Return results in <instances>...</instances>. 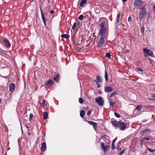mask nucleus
<instances>
[{
    "label": "nucleus",
    "mask_w": 155,
    "mask_h": 155,
    "mask_svg": "<svg viewBox=\"0 0 155 155\" xmlns=\"http://www.w3.org/2000/svg\"><path fill=\"white\" fill-rule=\"evenodd\" d=\"M98 23L100 27L99 32L108 33V21L107 19L103 17L101 18Z\"/></svg>",
    "instance_id": "f257e3e1"
},
{
    "label": "nucleus",
    "mask_w": 155,
    "mask_h": 155,
    "mask_svg": "<svg viewBox=\"0 0 155 155\" xmlns=\"http://www.w3.org/2000/svg\"><path fill=\"white\" fill-rule=\"evenodd\" d=\"M108 33H102L99 32L98 39L99 41L98 43V46L100 47L104 43V38H105L106 36H107Z\"/></svg>",
    "instance_id": "f03ea898"
},
{
    "label": "nucleus",
    "mask_w": 155,
    "mask_h": 155,
    "mask_svg": "<svg viewBox=\"0 0 155 155\" xmlns=\"http://www.w3.org/2000/svg\"><path fill=\"white\" fill-rule=\"evenodd\" d=\"M146 9L145 7L140 8L139 17L141 20L146 15Z\"/></svg>",
    "instance_id": "7ed1b4c3"
},
{
    "label": "nucleus",
    "mask_w": 155,
    "mask_h": 155,
    "mask_svg": "<svg viewBox=\"0 0 155 155\" xmlns=\"http://www.w3.org/2000/svg\"><path fill=\"white\" fill-rule=\"evenodd\" d=\"M143 51L145 56L147 57L148 56H150L152 57H153V52L147 48H144L143 49Z\"/></svg>",
    "instance_id": "20e7f679"
},
{
    "label": "nucleus",
    "mask_w": 155,
    "mask_h": 155,
    "mask_svg": "<svg viewBox=\"0 0 155 155\" xmlns=\"http://www.w3.org/2000/svg\"><path fill=\"white\" fill-rule=\"evenodd\" d=\"M117 127L120 128L121 130H124L125 129L126 127V124L124 122L118 121L117 124Z\"/></svg>",
    "instance_id": "39448f33"
},
{
    "label": "nucleus",
    "mask_w": 155,
    "mask_h": 155,
    "mask_svg": "<svg viewBox=\"0 0 155 155\" xmlns=\"http://www.w3.org/2000/svg\"><path fill=\"white\" fill-rule=\"evenodd\" d=\"M95 101L100 106H102L104 105V101L101 97L100 96L95 98Z\"/></svg>",
    "instance_id": "423d86ee"
},
{
    "label": "nucleus",
    "mask_w": 155,
    "mask_h": 155,
    "mask_svg": "<svg viewBox=\"0 0 155 155\" xmlns=\"http://www.w3.org/2000/svg\"><path fill=\"white\" fill-rule=\"evenodd\" d=\"M143 3V2L140 0H135L134 2V5L135 7H138L140 5H141Z\"/></svg>",
    "instance_id": "0eeeda50"
},
{
    "label": "nucleus",
    "mask_w": 155,
    "mask_h": 155,
    "mask_svg": "<svg viewBox=\"0 0 155 155\" xmlns=\"http://www.w3.org/2000/svg\"><path fill=\"white\" fill-rule=\"evenodd\" d=\"M40 11L41 12V17L42 18V19L43 20V23H44V25L45 26H46V20H45V17L43 14V12L42 11V10L41 7H40Z\"/></svg>",
    "instance_id": "6e6552de"
},
{
    "label": "nucleus",
    "mask_w": 155,
    "mask_h": 155,
    "mask_svg": "<svg viewBox=\"0 0 155 155\" xmlns=\"http://www.w3.org/2000/svg\"><path fill=\"white\" fill-rule=\"evenodd\" d=\"M87 122L89 124L93 125V127L95 130L97 129V126L96 123L92 121H88Z\"/></svg>",
    "instance_id": "1a4fd4ad"
},
{
    "label": "nucleus",
    "mask_w": 155,
    "mask_h": 155,
    "mask_svg": "<svg viewBox=\"0 0 155 155\" xmlns=\"http://www.w3.org/2000/svg\"><path fill=\"white\" fill-rule=\"evenodd\" d=\"M15 85L13 83H11L9 86V91L11 92H13L15 90Z\"/></svg>",
    "instance_id": "9d476101"
},
{
    "label": "nucleus",
    "mask_w": 155,
    "mask_h": 155,
    "mask_svg": "<svg viewBox=\"0 0 155 155\" xmlns=\"http://www.w3.org/2000/svg\"><path fill=\"white\" fill-rule=\"evenodd\" d=\"M113 90L112 88L110 86H106L104 87V91L106 92H109Z\"/></svg>",
    "instance_id": "9b49d317"
},
{
    "label": "nucleus",
    "mask_w": 155,
    "mask_h": 155,
    "mask_svg": "<svg viewBox=\"0 0 155 155\" xmlns=\"http://www.w3.org/2000/svg\"><path fill=\"white\" fill-rule=\"evenodd\" d=\"M3 41L5 43V45L6 47L9 48L10 47L11 44L8 40H4Z\"/></svg>",
    "instance_id": "f8f14e48"
},
{
    "label": "nucleus",
    "mask_w": 155,
    "mask_h": 155,
    "mask_svg": "<svg viewBox=\"0 0 155 155\" xmlns=\"http://www.w3.org/2000/svg\"><path fill=\"white\" fill-rule=\"evenodd\" d=\"M120 12H119L117 15L116 19V26H118L119 24H118V23L119 22V19L120 16Z\"/></svg>",
    "instance_id": "ddd939ff"
},
{
    "label": "nucleus",
    "mask_w": 155,
    "mask_h": 155,
    "mask_svg": "<svg viewBox=\"0 0 155 155\" xmlns=\"http://www.w3.org/2000/svg\"><path fill=\"white\" fill-rule=\"evenodd\" d=\"M96 79L94 81V82L97 83H101L102 82L101 78V76H97L96 77Z\"/></svg>",
    "instance_id": "4468645a"
},
{
    "label": "nucleus",
    "mask_w": 155,
    "mask_h": 155,
    "mask_svg": "<svg viewBox=\"0 0 155 155\" xmlns=\"http://www.w3.org/2000/svg\"><path fill=\"white\" fill-rule=\"evenodd\" d=\"M41 148L43 151H45L46 149V143L45 142H44L41 143Z\"/></svg>",
    "instance_id": "2eb2a0df"
},
{
    "label": "nucleus",
    "mask_w": 155,
    "mask_h": 155,
    "mask_svg": "<svg viewBox=\"0 0 155 155\" xmlns=\"http://www.w3.org/2000/svg\"><path fill=\"white\" fill-rule=\"evenodd\" d=\"M111 123L112 125L116 127V128H117V121L115 120L114 119L112 118L111 120Z\"/></svg>",
    "instance_id": "dca6fc26"
},
{
    "label": "nucleus",
    "mask_w": 155,
    "mask_h": 155,
    "mask_svg": "<svg viewBox=\"0 0 155 155\" xmlns=\"http://www.w3.org/2000/svg\"><path fill=\"white\" fill-rule=\"evenodd\" d=\"M52 84V80L50 79L45 83V86H47L48 85H51Z\"/></svg>",
    "instance_id": "f3484780"
},
{
    "label": "nucleus",
    "mask_w": 155,
    "mask_h": 155,
    "mask_svg": "<svg viewBox=\"0 0 155 155\" xmlns=\"http://www.w3.org/2000/svg\"><path fill=\"white\" fill-rule=\"evenodd\" d=\"M59 74L58 73L54 77V80L57 82H58L59 81Z\"/></svg>",
    "instance_id": "a211bd4d"
},
{
    "label": "nucleus",
    "mask_w": 155,
    "mask_h": 155,
    "mask_svg": "<svg viewBox=\"0 0 155 155\" xmlns=\"http://www.w3.org/2000/svg\"><path fill=\"white\" fill-rule=\"evenodd\" d=\"M48 117V113L46 111L44 113L43 116V119L44 120H45L47 119Z\"/></svg>",
    "instance_id": "6ab92c4d"
},
{
    "label": "nucleus",
    "mask_w": 155,
    "mask_h": 155,
    "mask_svg": "<svg viewBox=\"0 0 155 155\" xmlns=\"http://www.w3.org/2000/svg\"><path fill=\"white\" fill-rule=\"evenodd\" d=\"M87 0H82L80 2V5L81 7H82L83 5L86 4Z\"/></svg>",
    "instance_id": "aec40b11"
},
{
    "label": "nucleus",
    "mask_w": 155,
    "mask_h": 155,
    "mask_svg": "<svg viewBox=\"0 0 155 155\" xmlns=\"http://www.w3.org/2000/svg\"><path fill=\"white\" fill-rule=\"evenodd\" d=\"M61 37L63 38H64L66 39L68 38L70 36L66 34H63L61 35Z\"/></svg>",
    "instance_id": "412c9836"
},
{
    "label": "nucleus",
    "mask_w": 155,
    "mask_h": 155,
    "mask_svg": "<svg viewBox=\"0 0 155 155\" xmlns=\"http://www.w3.org/2000/svg\"><path fill=\"white\" fill-rule=\"evenodd\" d=\"M104 78L105 80H106V82H107V80H108V74L107 73V72L106 71V70H105L104 71Z\"/></svg>",
    "instance_id": "4be33fe9"
},
{
    "label": "nucleus",
    "mask_w": 155,
    "mask_h": 155,
    "mask_svg": "<svg viewBox=\"0 0 155 155\" xmlns=\"http://www.w3.org/2000/svg\"><path fill=\"white\" fill-rule=\"evenodd\" d=\"M85 114V113L83 110H81L80 112V115L81 117H83Z\"/></svg>",
    "instance_id": "5701e85b"
},
{
    "label": "nucleus",
    "mask_w": 155,
    "mask_h": 155,
    "mask_svg": "<svg viewBox=\"0 0 155 155\" xmlns=\"http://www.w3.org/2000/svg\"><path fill=\"white\" fill-rule=\"evenodd\" d=\"M117 94V92L116 91H114L111 94L110 96V97H112L113 96H114L115 95H116Z\"/></svg>",
    "instance_id": "b1692460"
},
{
    "label": "nucleus",
    "mask_w": 155,
    "mask_h": 155,
    "mask_svg": "<svg viewBox=\"0 0 155 155\" xmlns=\"http://www.w3.org/2000/svg\"><path fill=\"white\" fill-rule=\"evenodd\" d=\"M34 117L33 114L32 113H30L29 115V121H31L32 120V117Z\"/></svg>",
    "instance_id": "393cba45"
},
{
    "label": "nucleus",
    "mask_w": 155,
    "mask_h": 155,
    "mask_svg": "<svg viewBox=\"0 0 155 155\" xmlns=\"http://www.w3.org/2000/svg\"><path fill=\"white\" fill-rule=\"evenodd\" d=\"M141 106L137 105L136 107V109L139 111L141 110Z\"/></svg>",
    "instance_id": "a878e982"
},
{
    "label": "nucleus",
    "mask_w": 155,
    "mask_h": 155,
    "mask_svg": "<svg viewBox=\"0 0 155 155\" xmlns=\"http://www.w3.org/2000/svg\"><path fill=\"white\" fill-rule=\"evenodd\" d=\"M84 101V100L81 98H79V102L80 104H82Z\"/></svg>",
    "instance_id": "bb28decb"
},
{
    "label": "nucleus",
    "mask_w": 155,
    "mask_h": 155,
    "mask_svg": "<svg viewBox=\"0 0 155 155\" xmlns=\"http://www.w3.org/2000/svg\"><path fill=\"white\" fill-rule=\"evenodd\" d=\"M147 149L151 152L153 153L155 151V149L153 150L150 148H148Z\"/></svg>",
    "instance_id": "cd10ccee"
},
{
    "label": "nucleus",
    "mask_w": 155,
    "mask_h": 155,
    "mask_svg": "<svg viewBox=\"0 0 155 155\" xmlns=\"http://www.w3.org/2000/svg\"><path fill=\"white\" fill-rule=\"evenodd\" d=\"M43 107L44 108L45 106V99H44L41 103Z\"/></svg>",
    "instance_id": "c85d7f7f"
},
{
    "label": "nucleus",
    "mask_w": 155,
    "mask_h": 155,
    "mask_svg": "<svg viewBox=\"0 0 155 155\" xmlns=\"http://www.w3.org/2000/svg\"><path fill=\"white\" fill-rule=\"evenodd\" d=\"M145 28L144 27H142L141 28V32L143 34L144 33Z\"/></svg>",
    "instance_id": "c756f323"
},
{
    "label": "nucleus",
    "mask_w": 155,
    "mask_h": 155,
    "mask_svg": "<svg viewBox=\"0 0 155 155\" xmlns=\"http://www.w3.org/2000/svg\"><path fill=\"white\" fill-rule=\"evenodd\" d=\"M114 114L116 117L118 118H119L120 117V115L117 113L115 112L114 113Z\"/></svg>",
    "instance_id": "7c9ffc66"
},
{
    "label": "nucleus",
    "mask_w": 155,
    "mask_h": 155,
    "mask_svg": "<svg viewBox=\"0 0 155 155\" xmlns=\"http://www.w3.org/2000/svg\"><path fill=\"white\" fill-rule=\"evenodd\" d=\"M83 17L84 16L83 15H81L79 16L78 18V19L80 20H82L83 19Z\"/></svg>",
    "instance_id": "2f4dec72"
},
{
    "label": "nucleus",
    "mask_w": 155,
    "mask_h": 155,
    "mask_svg": "<svg viewBox=\"0 0 155 155\" xmlns=\"http://www.w3.org/2000/svg\"><path fill=\"white\" fill-rule=\"evenodd\" d=\"M111 56V54L109 53H107L106 54V56L108 58H110Z\"/></svg>",
    "instance_id": "473e14b6"
},
{
    "label": "nucleus",
    "mask_w": 155,
    "mask_h": 155,
    "mask_svg": "<svg viewBox=\"0 0 155 155\" xmlns=\"http://www.w3.org/2000/svg\"><path fill=\"white\" fill-rule=\"evenodd\" d=\"M125 150H123L121 151L118 153V155H122L124 153Z\"/></svg>",
    "instance_id": "72a5a7b5"
},
{
    "label": "nucleus",
    "mask_w": 155,
    "mask_h": 155,
    "mask_svg": "<svg viewBox=\"0 0 155 155\" xmlns=\"http://www.w3.org/2000/svg\"><path fill=\"white\" fill-rule=\"evenodd\" d=\"M101 149L102 150H103L104 152H106L107 151V148H106V147L105 146H104V147H102L101 148Z\"/></svg>",
    "instance_id": "f704fd0d"
},
{
    "label": "nucleus",
    "mask_w": 155,
    "mask_h": 155,
    "mask_svg": "<svg viewBox=\"0 0 155 155\" xmlns=\"http://www.w3.org/2000/svg\"><path fill=\"white\" fill-rule=\"evenodd\" d=\"M115 103H116V102H115L111 101L110 103V104L111 106H114V104H115Z\"/></svg>",
    "instance_id": "c9c22d12"
},
{
    "label": "nucleus",
    "mask_w": 155,
    "mask_h": 155,
    "mask_svg": "<svg viewBox=\"0 0 155 155\" xmlns=\"http://www.w3.org/2000/svg\"><path fill=\"white\" fill-rule=\"evenodd\" d=\"M91 110H89L88 111H87V115H88V116H89L90 115V114H91Z\"/></svg>",
    "instance_id": "e433bc0d"
},
{
    "label": "nucleus",
    "mask_w": 155,
    "mask_h": 155,
    "mask_svg": "<svg viewBox=\"0 0 155 155\" xmlns=\"http://www.w3.org/2000/svg\"><path fill=\"white\" fill-rule=\"evenodd\" d=\"M101 148L103 147H104L105 145H104V142H101Z\"/></svg>",
    "instance_id": "4c0bfd02"
},
{
    "label": "nucleus",
    "mask_w": 155,
    "mask_h": 155,
    "mask_svg": "<svg viewBox=\"0 0 155 155\" xmlns=\"http://www.w3.org/2000/svg\"><path fill=\"white\" fill-rule=\"evenodd\" d=\"M111 149L112 150H114L115 149V147L114 145V143H112V144Z\"/></svg>",
    "instance_id": "58836bf2"
},
{
    "label": "nucleus",
    "mask_w": 155,
    "mask_h": 155,
    "mask_svg": "<svg viewBox=\"0 0 155 155\" xmlns=\"http://www.w3.org/2000/svg\"><path fill=\"white\" fill-rule=\"evenodd\" d=\"M76 23L75 22L73 24V26L72 27V29L73 30H74V28H75V27L76 26Z\"/></svg>",
    "instance_id": "ea45409f"
},
{
    "label": "nucleus",
    "mask_w": 155,
    "mask_h": 155,
    "mask_svg": "<svg viewBox=\"0 0 155 155\" xmlns=\"http://www.w3.org/2000/svg\"><path fill=\"white\" fill-rule=\"evenodd\" d=\"M95 11L97 13H99L100 12V9H97L96 8L95 9Z\"/></svg>",
    "instance_id": "a19ab883"
},
{
    "label": "nucleus",
    "mask_w": 155,
    "mask_h": 155,
    "mask_svg": "<svg viewBox=\"0 0 155 155\" xmlns=\"http://www.w3.org/2000/svg\"><path fill=\"white\" fill-rule=\"evenodd\" d=\"M137 70H138L139 71H140L141 72H143V69L140 68H137Z\"/></svg>",
    "instance_id": "79ce46f5"
},
{
    "label": "nucleus",
    "mask_w": 155,
    "mask_h": 155,
    "mask_svg": "<svg viewBox=\"0 0 155 155\" xmlns=\"http://www.w3.org/2000/svg\"><path fill=\"white\" fill-rule=\"evenodd\" d=\"M132 19V18L130 16V15L128 18V21H130Z\"/></svg>",
    "instance_id": "37998d69"
},
{
    "label": "nucleus",
    "mask_w": 155,
    "mask_h": 155,
    "mask_svg": "<svg viewBox=\"0 0 155 155\" xmlns=\"http://www.w3.org/2000/svg\"><path fill=\"white\" fill-rule=\"evenodd\" d=\"M117 138V137H116L113 140L112 143H114V142H115L116 141V140Z\"/></svg>",
    "instance_id": "c03bdc74"
},
{
    "label": "nucleus",
    "mask_w": 155,
    "mask_h": 155,
    "mask_svg": "<svg viewBox=\"0 0 155 155\" xmlns=\"http://www.w3.org/2000/svg\"><path fill=\"white\" fill-rule=\"evenodd\" d=\"M144 139L147 140H150V139L149 138L146 137H144Z\"/></svg>",
    "instance_id": "a18cd8bd"
},
{
    "label": "nucleus",
    "mask_w": 155,
    "mask_h": 155,
    "mask_svg": "<svg viewBox=\"0 0 155 155\" xmlns=\"http://www.w3.org/2000/svg\"><path fill=\"white\" fill-rule=\"evenodd\" d=\"M50 13L52 14L54 13V11L53 10H51L50 11Z\"/></svg>",
    "instance_id": "49530a36"
},
{
    "label": "nucleus",
    "mask_w": 155,
    "mask_h": 155,
    "mask_svg": "<svg viewBox=\"0 0 155 155\" xmlns=\"http://www.w3.org/2000/svg\"><path fill=\"white\" fill-rule=\"evenodd\" d=\"M152 97L155 99V94H153L152 96Z\"/></svg>",
    "instance_id": "de8ad7c7"
},
{
    "label": "nucleus",
    "mask_w": 155,
    "mask_h": 155,
    "mask_svg": "<svg viewBox=\"0 0 155 155\" xmlns=\"http://www.w3.org/2000/svg\"><path fill=\"white\" fill-rule=\"evenodd\" d=\"M153 12L155 13V5L153 6Z\"/></svg>",
    "instance_id": "09e8293b"
},
{
    "label": "nucleus",
    "mask_w": 155,
    "mask_h": 155,
    "mask_svg": "<svg viewBox=\"0 0 155 155\" xmlns=\"http://www.w3.org/2000/svg\"><path fill=\"white\" fill-rule=\"evenodd\" d=\"M97 87H98V88H99L100 87V84H98V83H97Z\"/></svg>",
    "instance_id": "8fccbe9b"
},
{
    "label": "nucleus",
    "mask_w": 155,
    "mask_h": 155,
    "mask_svg": "<svg viewBox=\"0 0 155 155\" xmlns=\"http://www.w3.org/2000/svg\"><path fill=\"white\" fill-rule=\"evenodd\" d=\"M105 147H106V148L107 149L109 147V146H108V145H106Z\"/></svg>",
    "instance_id": "3c124183"
},
{
    "label": "nucleus",
    "mask_w": 155,
    "mask_h": 155,
    "mask_svg": "<svg viewBox=\"0 0 155 155\" xmlns=\"http://www.w3.org/2000/svg\"><path fill=\"white\" fill-rule=\"evenodd\" d=\"M127 0H122V1L123 2H125Z\"/></svg>",
    "instance_id": "603ef678"
},
{
    "label": "nucleus",
    "mask_w": 155,
    "mask_h": 155,
    "mask_svg": "<svg viewBox=\"0 0 155 155\" xmlns=\"http://www.w3.org/2000/svg\"><path fill=\"white\" fill-rule=\"evenodd\" d=\"M121 25L122 26H124V24H123V23H121Z\"/></svg>",
    "instance_id": "864d4df0"
},
{
    "label": "nucleus",
    "mask_w": 155,
    "mask_h": 155,
    "mask_svg": "<svg viewBox=\"0 0 155 155\" xmlns=\"http://www.w3.org/2000/svg\"><path fill=\"white\" fill-rule=\"evenodd\" d=\"M153 91L154 92H155V87L153 89Z\"/></svg>",
    "instance_id": "5fc2aeb1"
},
{
    "label": "nucleus",
    "mask_w": 155,
    "mask_h": 155,
    "mask_svg": "<svg viewBox=\"0 0 155 155\" xmlns=\"http://www.w3.org/2000/svg\"><path fill=\"white\" fill-rule=\"evenodd\" d=\"M146 130H143V132H145V131H146Z\"/></svg>",
    "instance_id": "6e6d98bb"
},
{
    "label": "nucleus",
    "mask_w": 155,
    "mask_h": 155,
    "mask_svg": "<svg viewBox=\"0 0 155 155\" xmlns=\"http://www.w3.org/2000/svg\"><path fill=\"white\" fill-rule=\"evenodd\" d=\"M86 108H87V109H88V107L87 106Z\"/></svg>",
    "instance_id": "4d7b16f0"
},
{
    "label": "nucleus",
    "mask_w": 155,
    "mask_h": 155,
    "mask_svg": "<svg viewBox=\"0 0 155 155\" xmlns=\"http://www.w3.org/2000/svg\"><path fill=\"white\" fill-rule=\"evenodd\" d=\"M1 99H0V102H1Z\"/></svg>",
    "instance_id": "13d9d810"
},
{
    "label": "nucleus",
    "mask_w": 155,
    "mask_h": 155,
    "mask_svg": "<svg viewBox=\"0 0 155 155\" xmlns=\"http://www.w3.org/2000/svg\"><path fill=\"white\" fill-rule=\"evenodd\" d=\"M121 150V148H120V150Z\"/></svg>",
    "instance_id": "bf43d9fd"
},
{
    "label": "nucleus",
    "mask_w": 155,
    "mask_h": 155,
    "mask_svg": "<svg viewBox=\"0 0 155 155\" xmlns=\"http://www.w3.org/2000/svg\"><path fill=\"white\" fill-rule=\"evenodd\" d=\"M26 127L27 128H28V127L27 126Z\"/></svg>",
    "instance_id": "052dcab7"
},
{
    "label": "nucleus",
    "mask_w": 155,
    "mask_h": 155,
    "mask_svg": "<svg viewBox=\"0 0 155 155\" xmlns=\"http://www.w3.org/2000/svg\"><path fill=\"white\" fill-rule=\"evenodd\" d=\"M104 136H107V135H104Z\"/></svg>",
    "instance_id": "680f3d73"
},
{
    "label": "nucleus",
    "mask_w": 155,
    "mask_h": 155,
    "mask_svg": "<svg viewBox=\"0 0 155 155\" xmlns=\"http://www.w3.org/2000/svg\"><path fill=\"white\" fill-rule=\"evenodd\" d=\"M154 143H155V141L154 142Z\"/></svg>",
    "instance_id": "e2e57ef3"
}]
</instances>
